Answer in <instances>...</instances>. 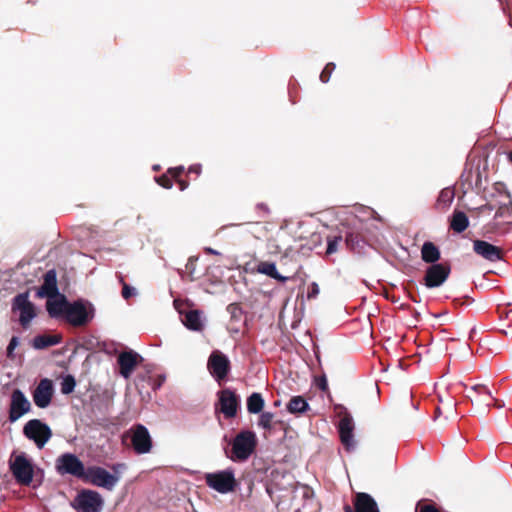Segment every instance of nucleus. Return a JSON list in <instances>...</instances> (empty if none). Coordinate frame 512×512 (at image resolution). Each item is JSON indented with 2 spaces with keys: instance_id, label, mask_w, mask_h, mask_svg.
<instances>
[{
  "instance_id": "nucleus-6",
  "label": "nucleus",
  "mask_w": 512,
  "mask_h": 512,
  "mask_svg": "<svg viewBox=\"0 0 512 512\" xmlns=\"http://www.w3.org/2000/svg\"><path fill=\"white\" fill-rule=\"evenodd\" d=\"M24 436L42 449L53 436L51 428L39 419L29 420L23 427Z\"/></svg>"
},
{
  "instance_id": "nucleus-44",
  "label": "nucleus",
  "mask_w": 512,
  "mask_h": 512,
  "mask_svg": "<svg viewBox=\"0 0 512 512\" xmlns=\"http://www.w3.org/2000/svg\"><path fill=\"white\" fill-rule=\"evenodd\" d=\"M201 172H202V167L200 164L191 165L187 171L188 174H195L197 176H199L201 174Z\"/></svg>"
},
{
  "instance_id": "nucleus-5",
  "label": "nucleus",
  "mask_w": 512,
  "mask_h": 512,
  "mask_svg": "<svg viewBox=\"0 0 512 512\" xmlns=\"http://www.w3.org/2000/svg\"><path fill=\"white\" fill-rule=\"evenodd\" d=\"M55 468L60 475H71L83 481L87 468L84 463L72 453H64L56 459Z\"/></svg>"
},
{
  "instance_id": "nucleus-43",
  "label": "nucleus",
  "mask_w": 512,
  "mask_h": 512,
  "mask_svg": "<svg viewBox=\"0 0 512 512\" xmlns=\"http://www.w3.org/2000/svg\"><path fill=\"white\" fill-rule=\"evenodd\" d=\"M126 469L125 463H116L111 466V470L113 471L112 474L119 475L121 474L122 470Z\"/></svg>"
},
{
  "instance_id": "nucleus-18",
  "label": "nucleus",
  "mask_w": 512,
  "mask_h": 512,
  "mask_svg": "<svg viewBox=\"0 0 512 512\" xmlns=\"http://www.w3.org/2000/svg\"><path fill=\"white\" fill-rule=\"evenodd\" d=\"M354 509L346 504L343 507L344 512H380L374 498L365 492L356 493L353 500Z\"/></svg>"
},
{
  "instance_id": "nucleus-16",
  "label": "nucleus",
  "mask_w": 512,
  "mask_h": 512,
  "mask_svg": "<svg viewBox=\"0 0 512 512\" xmlns=\"http://www.w3.org/2000/svg\"><path fill=\"white\" fill-rule=\"evenodd\" d=\"M53 395V382L48 378L41 379L32 392L35 405L41 409L47 408L51 404Z\"/></svg>"
},
{
  "instance_id": "nucleus-45",
  "label": "nucleus",
  "mask_w": 512,
  "mask_h": 512,
  "mask_svg": "<svg viewBox=\"0 0 512 512\" xmlns=\"http://www.w3.org/2000/svg\"><path fill=\"white\" fill-rule=\"evenodd\" d=\"M317 386L322 391H326L328 389V384L325 376H322L317 380Z\"/></svg>"
},
{
  "instance_id": "nucleus-38",
  "label": "nucleus",
  "mask_w": 512,
  "mask_h": 512,
  "mask_svg": "<svg viewBox=\"0 0 512 512\" xmlns=\"http://www.w3.org/2000/svg\"><path fill=\"white\" fill-rule=\"evenodd\" d=\"M19 345V338L17 336H13L7 346L6 355L9 359L13 360L15 358L14 350Z\"/></svg>"
},
{
  "instance_id": "nucleus-22",
  "label": "nucleus",
  "mask_w": 512,
  "mask_h": 512,
  "mask_svg": "<svg viewBox=\"0 0 512 512\" xmlns=\"http://www.w3.org/2000/svg\"><path fill=\"white\" fill-rule=\"evenodd\" d=\"M469 227V218L460 210H454L451 215L449 228L455 233H462Z\"/></svg>"
},
{
  "instance_id": "nucleus-27",
  "label": "nucleus",
  "mask_w": 512,
  "mask_h": 512,
  "mask_svg": "<svg viewBox=\"0 0 512 512\" xmlns=\"http://www.w3.org/2000/svg\"><path fill=\"white\" fill-rule=\"evenodd\" d=\"M287 411L291 414H301L309 409V404L303 396H293L287 403Z\"/></svg>"
},
{
  "instance_id": "nucleus-26",
  "label": "nucleus",
  "mask_w": 512,
  "mask_h": 512,
  "mask_svg": "<svg viewBox=\"0 0 512 512\" xmlns=\"http://www.w3.org/2000/svg\"><path fill=\"white\" fill-rule=\"evenodd\" d=\"M183 324L192 331H202L204 328L201 313L198 310L188 311L184 316Z\"/></svg>"
},
{
  "instance_id": "nucleus-15",
  "label": "nucleus",
  "mask_w": 512,
  "mask_h": 512,
  "mask_svg": "<svg viewBox=\"0 0 512 512\" xmlns=\"http://www.w3.org/2000/svg\"><path fill=\"white\" fill-rule=\"evenodd\" d=\"M473 251L477 256L491 263L502 261L505 256L503 248L480 239L473 240Z\"/></svg>"
},
{
  "instance_id": "nucleus-50",
  "label": "nucleus",
  "mask_w": 512,
  "mask_h": 512,
  "mask_svg": "<svg viewBox=\"0 0 512 512\" xmlns=\"http://www.w3.org/2000/svg\"><path fill=\"white\" fill-rule=\"evenodd\" d=\"M447 405H448L450 408L455 407V403H452V402H451V403H447Z\"/></svg>"
},
{
  "instance_id": "nucleus-14",
  "label": "nucleus",
  "mask_w": 512,
  "mask_h": 512,
  "mask_svg": "<svg viewBox=\"0 0 512 512\" xmlns=\"http://www.w3.org/2000/svg\"><path fill=\"white\" fill-rule=\"evenodd\" d=\"M31 403L20 389H14L11 393L9 405V421L16 422L23 415L29 413Z\"/></svg>"
},
{
  "instance_id": "nucleus-40",
  "label": "nucleus",
  "mask_w": 512,
  "mask_h": 512,
  "mask_svg": "<svg viewBox=\"0 0 512 512\" xmlns=\"http://www.w3.org/2000/svg\"><path fill=\"white\" fill-rule=\"evenodd\" d=\"M122 297L125 300H128L131 296L135 295V289L131 286H129L122 278Z\"/></svg>"
},
{
  "instance_id": "nucleus-25",
  "label": "nucleus",
  "mask_w": 512,
  "mask_h": 512,
  "mask_svg": "<svg viewBox=\"0 0 512 512\" xmlns=\"http://www.w3.org/2000/svg\"><path fill=\"white\" fill-rule=\"evenodd\" d=\"M440 257V250L434 243L427 241L422 245L421 258L425 263H429L431 265L437 264L436 262L440 259Z\"/></svg>"
},
{
  "instance_id": "nucleus-17",
  "label": "nucleus",
  "mask_w": 512,
  "mask_h": 512,
  "mask_svg": "<svg viewBox=\"0 0 512 512\" xmlns=\"http://www.w3.org/2000/svg\"><path fill=\"white\" fill-rule=\"evenodd\" d=\"M142 361V356L133 350L121 352L117 358L119 373L124 378H129L137 365H139Z\"/></svg>"
},
{
  "instance_id": "nucleus-24",
  "label": "nucleus",
  "mask_w": 512,
  "mask_h": 512,
  "mask_svg": "<svg viewBox=\"0 0 512 512\" xmlns=\"http://www.w3.org/2000/svg\"><path fill=\"white\" fill-rule=\"evenodd\" d=\"M256 271L260 274L269 276L270 278L275 279L281 283H285L289 279L288 277L279 274L276 269V265L268 261L259 262L257 264Z\"/></svg>"
},
{
  "instance_id": "nucleus-51",
  "label": "nucleus",
  "mask_w": 512,
  "mask_h": 512,
  "mask_svg": "<svg viewBox=\"0 0 512 512\" xmlns=\"http://www.w3.org/2000/svg\"><path fill=\"white\" fill-rule=\"evenodd\" d=\"M207 251H208L209 253H212V254H215V253H216V252H215L214 250H212L211 248L207 249Z\"/></svg>"
},
{
  "instance_id": "nucleus-36",
  "label": "nucleus",
  "mask_w": 512,
  "mask_h": 512,
  "mask_svg": "<svg viewBox=\"0 0 512 512\" xmlns=\"http://www.w3.org/2000/svg\"><path fill=\"white\" fill-rule=\"evenodd\" d=\"M335 68H336V65L333 62L327 63L320 74V80L323 83H327L330 80V77H331L333 71L335 70Z\"/></svg>"
},
{
  "instance_id": "nucleus-21",
  "label": "nucleus",
  "mask_w": 512,
  "mask_h": 512,
  "mask_svg": "<svg viewBox=\"0 0 512 512\" xmlns=\"http://www.w3.org/2000/svg\"><path fill=\"white\" fill-rule=\"evenodd\" d=\"M62 341V336L59 334L49 335L41 334L37 335L32 340V347L37 350L46 349L48 347L59 344Z\"/></svg>"
},
{
  "instance_id": "nucleus-33",
  "label": "nucleus",
  "mask_w": 512,
  "mask_h": 512,
  "mask_svg": "<svg viewBox=\"0 0 512 512\" xmlns=\"http://www.w3.org/2000/svg\"><path fill=\"white\" fill-rule=\"evenodd\" d=\"M76 386L75 378L72 375H67L61 382V392L65 395L70 394L74 391Z\"/></svg>"
},
{
  "instance_id": "nucleus-13",
  "label": "nucleus",
  "mask_w": 512,
  "mask_h": 512,
  "mask_svg": "<svg viewBox=\"0 0 512 512\" xmlns=\"http://www.w3.org/2000/svg\"><path fill=\"white\" fill-rule=\"evenodd\" d=\"M218 406L221 413L226 419L234 418L240 405L239 396L235 391L225 388L217 393Z\"/></svg>"
},
{
  "instance_id": "nucleus-12",
  "label": "nucleus",
  "mask_w": 512,
  "mask_h": 512,
  "mask_svg": "<svg viewBox=\"0 0 512 512\" xmlns=\"http://www.w3.org/2000/svg\"><path fill=\"white\" fill-rule=\"evenodd\" d=\"M12 310H19V322L23 328H27L34 317H36L35 306L29 301L28 292L20 293L13 299Z\"/></svg>"
},
{
  "instance_id": "nucleus-8",
  "label": "nucleus",
  "mask_w": 512,
  "mask_h": 512,
  "mask_svg": "<svg viewBox=\"0 0 512 512\" xmlns=\"http://www.w3.org/2000/svg\"><path fill=\"white\" fill-rule=\"evenodd\" d=\"M94 317L92 306L87 307L82 301L69 303L66 311V321L74 327L86 326Z\"/></svg>"
},
{
  "instance_id": "nucleus-3",
  "label": "nucleus",
  "mask_w": 512,
  "mask_h": 512,
  "mask_svg": "<svg viewBox=\"0 0 512 512\" xmlns=\"http://www.w3.org/2000/svg\"><path fill=\"white\" fill-rule=\"evenodd\" d=\"M10 471L16 482L23 486H29L34 476V466L25 453L11 455L9 461Z\"/></svg>"
},
{
  "instance_id": "nucleus-41",
  "label": "nucleus",
  "mask_w": 512,
  "mask_h": 512,
  "mask_svg": "<svg viewBox=\"0 0 512 512\" xmlns=\"http://www.w3.org/2000/svg\"><path fill=\"white\" fill-rule=\"evenodd\" d=\"M471 390H473L474 392L482 395H487L489 396L490 398H492V393L491 391L488 389L487 386L483 385V384H477V385H474L471 387Z\"/></svg>"
},
{
  "instance_id": "nucleus-1",
  "label": "nucleus",
  "mask_w": 512,
  "mask_h": 512,
  "mask_svg": "<svg viewBox=\"0 0 512 512\" xmlns=\"http://www.w3.org/2000/svg\"><path fill=\"white\" fill-rule=\"evenodd\" d=\"M256 446V434L250 430H243L233 439L231 454L228 457L234 462H244L253 454Z\"/></svg>"
},
{
  "instance_id": "nucleus-23",
  "label": "nucleus",
  "mask_w": 512,
  "mask_h": 512,
  "mask_svg": "<svg viewBox=\"0 0 512 512\" xmlns=\"http://www.w3.org/2000/svg\"><path fill=\"white\" fill-rule=\"evenodd\" d=\"M70 302L67 301L64 295L60 296L57 300H48L46 308L51 317H58L60 315L66 316V311Z\"/></svg>"
},
{
  "instance_id": "nucleus-19",
  "label": "nucleus",
  "mask_w": 512,
  "mask_h": 512,
  "mask_svg": "<svg viewBox=\"0 0 512 512\" xmlns=\"http://www.w3.org/2000/svg\"><path fill=\"white\" fill-rule=\"evenodd\" d=\"M59 295L57 287V275L54 269L49 270L43 277V284L37 291V296L40 298L47 297L49 299L55 298Z\"/></svg>"
},
{
  "instance_id": "nucleus-47",
  "label": "nucleus",
  "mask_w": 512,
  "mask_h": 512,
  "mask_svg": "<svg viewBox=\"0 0 512 512\" xmlns=\"http://www.w3.org/2000/svg\"><path fill=\"white\" fill-rule=\"evenodd\" d=\"M435 414H436V416H440L441 415V408L439 406L436 407Z\"/></svg>"
},
{
  "instance_id": "nucleus-48",
  "label": "nucleus",
  "mask_w": 512,
  "mask_h": 512,
  "mask_svg": "<svg viewBox=\"0 0 512 512\" xmlns=\"http://www.w3.org/2000/svg\"><path fill=\"white\" fill-rule=\"evenodd\" d=\"M491 400H493L495 402L494 403L495 406L502 407V405L498 403V400L494 399L493 397L491 398Z\"/></svg>"
},
{
  "instance_id": "nucleus-4",
  "label": "nucleus",
  "mask_w": 512,
  "mask_h": 512,
  "mask_svg": "<svg viewBox=\"0 0 512 512\" xmlns=\"http://www.w3.org/2000/svg\"><path fill=\"white\" fill-rule=\"evenodd\" d=\"M119 475L111 474L106 469L100 466H89L83 481L90 483L93 486L104 488L112 491L120 480Z\"/></svg>"
},
{
  "instance_id": "nucleus-30",
  "label": "nucleus",
  "mask_w": 512,
  "mask_h": 512,
  "mask_svg": "<svg viewBox=\"0 0 512 512\" xmlns=\"http://www.w3.org/2000/svg\"><path fill=\"white\" fill-rule=\"evenodd\" d=\"M286 235H277L275 238H272L268 241V247L271 253H282L284 252L285 256H288L290 253V247H285L283 245V238H285Z\"/></svg>"
},
{
  "instance_id": "nucleus-53",
  "label": "nucleus",
  "mask_w": 512,
  "mask_h": 512,
  "mask_svg": "<svg viewBox=\"0 0 512 512\" xmlns=\"http://www.w3.org/2000/svg\"><path fill=\"white\" fill-rule=\"evenodd\" d=\"M509 159L512 160V152L509 153Z\"/></svg>"
},
{
  "instance_id": "nucleus-52",
  "label": "nucleus",
  "mask_w": 512,
  "mask_h": 512,
  "mask_svg": "<svg viewBox=\"0 0 512 512\" xmlns=\"http://www.w3.org/2000/svg\"><path fill=\"white\" fill-rule=\"evenodd\" d=\"M153 169H154V170H156V171H158V170L160 169V167H159V165H155V166L153 167Z\"/></svg>"
},
{
  "instance_id": "nucleus-28",
  "label": "nucleus",
  "mask_w": 512,
  "mask_h": 512,
  "mask_svg": "<svg viewBox=\"0 0 512 512\" xmlns=\"http://www.w3.org/2000/svg\"><path fill=\"white\" fill-rule=\"evenodd\" d=\"M454 197H455V191L453 188L446 187V188L442 189L437 198V202H436L437 208H439L441 210H446L453 202Z\"/></svg>"
},
{
  "instance_id": "nucleus-20",
  "label": "nucleus",
  "mask_w": 512,
  "mask_h": 512,
  "mask_svg": "<svg viewBox=\"0 0 512 512\" xmlns=\"http://www.w3.org/2000/svg\"><path fill=\"white\" fill-rule=\"evenodd\" d=\"M338 428L340 439L343 445L347 448L353 446L354 424L352 416L347 411L342 414Z\"/></svg>"
},
{
  "instance_id": "nucleus-49",
  "label": "nucleus",
  "mask_w": 512,
  "mask_h": 512,
  "mask_svg": "<svg viewBox=\"0 0 512 512\" xmlns=\"http://www.w3.org/2000/svg\"><path fill=\"white\" fill-rule=\"evenodd\" d=\"M501 215H502V214H501L500 210H498V211L496 212V214H495V217L497 218V217H500Z\"/></svg>"
},
{
  "instance_id": "nucleus-42",
  "label": "nucleus",
  "mask_w": 512,
  "mask_h": 512,
  "mask_svg": "<svg viewBox=\"0 0 512 512\" xmlns=\"http://www.w3.org/2000/svg\"><path fill=\"white\" fill-rule=\"evenodd\" d=\"M320 292L319 286L316 282L311 283L308 289L307 297L308 299H313L318 296Z\"/></svg>"
},
{
  "instance_id": "nucleus-9",
  "label": "nucleus",
  "mask_w": 512,
  "mask_h": 512,
  "mask_svg": "<svg viewBox=\"0 0 512 512\" xmlns=\"http://www.w3.org/2000/svg\"><path fill=\"white\" fill-rule=\"evenodd\" d=\"M207 369L212 377L220 384L230 373L231 363L224 353L219 350H214L208 358Z\"/></svg>"
},
{
  "instance_id": "nucleus-2",
  "label": "nucleus",
  "mask_w": 512,
  "mask_h": 512,
  "mask_svg": "<svg viewBox=\"0 0 512 512\" xmlns=\"http://www.w3.org/2000/svg\"><path fill=\"white\" fill-rule=\"evenodd\" d=\"M204 481L210 489L220 494L232 493L238 487V481L235 478L234 470L231 468L206 473L204 475Z\"/></svg>"
},
{
  "instance_id": "nucleus-46",
  "label": "nucleus",
  "mask_w": 512,
  "mask_h": 512,
  "mask_svg": "<svg viewBox=\"0 0 512 512\" xmlns=\"http://www.w3.org/2000/svg\"><path fill=\"white\" fill-rule=\"evenodd\" d=\"M256 208H257V209H259V210H262V211H263V212H265V213H269V208H268V206H267L266 204H264V203H259V204H257Z\"/></svg>"
},
{
  "instance_id": "nucleus-32",
  "label": "nucleus",
  "mask_w": 512,
  "mask_h": 512,
  "mask_svg": "<svg viewBox=\"0 0 512 512\" xmlns=\"http://www.w3.org/2000/svg\"><path fill=\"white\" fill-rule=\"evenodd\" d=\"M273 419L274 414L272 412H262L258 420V425L264 430L270 431L273 428Z\"/></svg>"
},
{
  "instance_id": "nucleus-34",
  "label": "nucleus",
  "mask_w": 512,
  "mask_h": 512,
  "mask_svg": "<svg viewBox=\"0 0 512 512\" xmlns=\"http://www.w3.org/2000/svg\"><path fill=\"white\" fill-rule=\"evenodd\" d=\"M342 241V236H328L327 237V248L326 255H331L337 252L338 246Z\"/></svg>"
},
{
  "instance_id": "nucleus-10",
  "label": "nucleus",
  "mask_w": 512,
  "mask_h": 512,
  "mask_svg": "<svg viewBox=\"0 0 512 512\" xmlns=\"http://www.w3.org/2000/svg\"><path fill=\"white\" fill-rule=\"evenodd\" d=\"M130 437V442L133 450L136 454H147L152 449V438L148 429L142 425L137 424L133 426L130 431L126 434V437Z\"/></svg>"
},
{
  "instance_id": "nucleus-7",
  "label": "nucleus",
  "mask_w": 512,
  "mask_h": 512,
  "mask_svg": "<svg viewBox=\"0 0 512 512\" xmlns=\"http://www.w3.org/2000/svg\"><path fill=\"white\" fill-rule=\"evenodd\" d=\"M104 500L95 490L83 489L74 499L73 507L77 512H101Z\"/></svg>"
},
{
  "instance_id": "nucleus-37",
  "label": "nucleus",
  "mask_w": 512,
  "mask_h": 512,
  "mask_svg": "<svg viewBox=\"0 0 512 512\" xmlns=\"http://www.w3.org/2000/svg\"><path fill=\"white\" fill-rule=\"evenodd\" d=\"M360 241V236L355 233H348L345 237V243L347 247H349L352 250L356 249L359 246Z\"/></svg>"
},
{
  "instance_id": "nucleus-35",
  "label": "nucleus",
  "mask_w": 512,
  "mask_h": 512,
  "mask_svg": "<svg viewBox=\"0 0 512 512\" xmlns=\"http://www.w3.org/2000/svg\"><path fill=\"white\" fill-rule=\"evenodd\" d=\"M173 180L174 178L168 173V171L158 177H155L156 183L165 189L172 188Z\"/></svg>"
},
{
  "instance_id": "nucleus-29",
  "label": "nucleus",
  "mask_w": 512,
  "mask_h": 512,
  "mask_svg": "<svg viewBox=\"0 0 512 512\" xmlns=\"http://www.w3.org/2000/svg\"><path fill=\"white\" fill-rule=\"evenodd\" d=\"M264 404V399L260 393L254 392L247 398V410L251 414L260 413Z\"/></svg>"
},
{
  "instance_id": "nucleus-11",
  "label": "nucleus",
  "mask_w": 512,
  "mask_h": 512,
  "mask_svg": "<svg viewBox=\"0 0 512 512\" xmlns=\"http://www.w3.org/2000/svg\"><path fill=\"white\" fill-rule=\"evenodd\" d=\"M451 267L449 263H438L427 267L423 284L427 288L440 287L449 277Z\"/></svg>"
},
{
  "instance_id": "nucleus-31",
  "label": "nucleus",
  "mask_w": 512,
  "mask_h": 512,
  "mask_svg": "<svg viewBox=\"0 0 512 512\" xmlns=\"http://www.w3.org/2000/svg\"><path fill=\"white\" fill-rule=\"evenodd\" d=\"M184 171L185 169L183 166L171 167L168 169V173L174 178V181L178 184L181 191L186 190L189 186V182L181 178Z\"/></svg>"
},
{
  "instance_id": "nucleus-39",
  "label": "nucleus",
  "mask_w": 512,
  "mask_h": 512,
  "mask_svg": "<svg viewBox=\"0 0 512 512\" xmlns=\"http://www.w3.org/2000/svg\"><path fill=\"white\" fill-rule=\"evenodd\" d=\"M416 512H441L434 503L422 504L419 502L416 506Z\"/></svg>"
}]
</instances>
